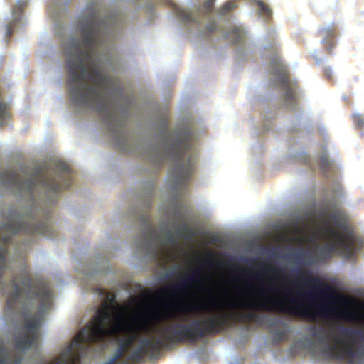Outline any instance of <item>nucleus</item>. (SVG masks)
Masks as SVG:
<instances>
[{"instance_id": "obj_18", "label": "nucleus", "mask_w": 364, "mask_h": 364, "mask_svg": "<svg viewBox=\"0 0 364 364\" xmlns=\"http://www.w3.org/2000/svg\"><path fill=\"white\" fill-rule=\"evenodd\" d=\"M330 73H331V72H330V70H329L328 68H327V69L326 70V74L327 75H328V76H329V75H330Z\"/></svg>"}, {"instance_id": "obj_14", "label": "nucleus", "mask_w": 364, "mask_h": 364, "mask_svg": "<svg viewBox=\"0 0 364 364\" xmlns=\"http://www.w3.org/2000/svg\"><path fill=\"white\" fill-rule=\"evenodd\" d=\"M354 121L358 126H364V118L362 115L355 114Z\"/></svg>"}, {"instance_id": "obj_22", "label": "nucleus", "mask_w": 364, "mask_h": 364, "mask_svg": "<svg viewBox=\"0 0 364 364\" xmlns=\"http://www.w3.org/2000/svg\"><path fill=\"white\" fill-rule=\"evenodd\" d=\"M272 284H275V280H274V279H272Z\"/></svg>"}, {"instance_id": "obj_7", "label": "nucleus", "mask_w": 364, "mask_h": 364, "mask_svg": "<svg viewBox=\"0 0 364 364\" xmlns=\"http://www.w3.org/2000/svg\"><path fill=\"white\" fill-rule=\"evenodd\" d=\"M181 269L179 263L174 264L171 267H166L163 272L158 275V279L159 282H167L168 285H172L173 282L171 281V278L178 274V272Z\"/></svg>"}, {"instance_id": "obj_1", "label": "nucleus", "mask_w": 364, "mask_h": 364, "mask_svg": "<svg viewBox=\"0 0 364 364\" xmlns=\"http://www.w3.org/2000/svg\"><path fill=\"white\" fill-rule=\"evenodd\" d=\"M71 107L81 118L91 114L105 126L122 151L137 154L146 176L134 193V204L122 220L138 232L133 255L142 262L162 265L179 243L191 240L195 230L184 221L190 215L186 195L196 170L197 152L191 140L203 132L200 122L186 119L172 131L161 114L141 119L137 131L127 121L132 105L124 96H70Z\"/></svg>"}, {"instance_id": "obj_8", "label": "nucleus", "mask_w": 364, "mask_h": 364, "mask_svg": "<svg viewBox=\"0 0 364 364\" xmlns=\"http://www.w3.org/2000/svg\"><path fill=\"white\" fill-rule=\"evenodd\" d=\"M251 4L260 17L266 18L271 15V9L264 1L262 0H251Z\"/></svg>"}, {"instance_id": "obj_5", "label": "nucleus", "mask_w": 364, "mask_h": 364, "mask_svg": "<svg viewBox=\"0 0 364 364\" xmlns=\"http://www.w3.org/2000/svg\"><path fill=\"white\" fill-rule=\"evenodd\" d=\"M264 49L267 53L266 60L272 75L271 83L283 90L282 106L292 110L295 117L299 118V109L296 105V100L299 97L298 87L288 77L287 68L280 60L275 43L265 46Z\"/></svg>"}, {"instance_id": "obj_24", "label": "nucleus", "mask_w": 364, "mask_h": 364, "mask_svg": "<svg viewBox=\"0 0 364 364\" xmlns=\"http://www.w3.org/2000/svg\"><path fill=\"white\" fill-rule=\"evenodd\" d=\"M63 170L65 171L66 168L65 166H63Z\"/></svg>"}, {"instance_id": "obj_23", "label": "nucleus", "mask_w": 364, "mask_h": 364, "mask_svg": "<svg viewBox=\"0 0 364 364\" xmlns=\"http://www.w3.org/2000/svg\"><path fill=\"white\" fill-rule=\"evenodd\" d=\"M291 129H292L294 130V129H296V127H291Z\"/></svg>"}, {"instance_id": "obj_3", "label": "nucleus", "mask_w": 364, "mask_h": 364, "mask_svg": "<svg viewBox=\"0 0 364 364\" xmlns=\"http://www.w3.org/2000/svg\"><path fill=\"white\" fill-rule=\"evenodd\" d=\"M283 228L292 234L301 235L293 237V242L308 245L289 247L283 252L278 248L270 250L274 258L288 262L293 272L299 271L304 265L323 261L334 253L350 259L363 246V240L347 225L343 213L318 210L312 202L294 209Z\"/></svg>"}, {"instance_id": "obj_11", "label": "nucleus", "mask_w": 364, "mask_h": 364, "mask_svg": "<svg viewBox=\"0 0 364 364\" xmlns=\"http://www.w3.org/2000/svg\"><path fill=\"white\" fill-rule=\"evenodd\" d=\"M274 117V114L272 112L265 113L264 114V127L265 130H269L272 123V119Z\"/></svg>"}, {"instance_id": "obj_15", "label": "nucleus", "mask_w": 364, "mask_h": 364, "mask_svg": "<svg viewBox=\"0 0 364 364\" xmlns=\"http://www.w3.org/2000/svg\"><path fill=\"white\" fill-rule=\"evenodd\" d=\"M183 274H181L180 275H178V279L181 281H183V280L187 281V280H188L190 274H191V272L189 270H183Z\"/></svg>"}, {"instance_id": "obj_4", "label": "nucleus", "mask_w": 364, "mask_h": 364, "mask_svg": "<svg viewBox=\"0 0 364 364\" xmlns=\"http://www.w3.org/2000/svg\"><path fill=\"white\" fill-rule=\"evenodd\" d=\"M236 7L233 1H228L215 11L213 0H204L203 6L194 5L189 8H174L177 21L192 39L208 40L210 38L227 39L236 45L237 58L242 60L252 51L243 26L232 24V9Z\"/></svg>"}, {"instance_id": "obj_6", "label": "nucleus", "mask_w": 364, "mask_h": 364, "mask_svg": "<svg viewBox=\"0 0 364 364\" xmlns=\"http://www.w3.org/2000/svg\"><path fill=\"white\" fill-rule=\"evenodd\" d=\"M28 0H16V3L12 9L11 18L5 25V36L8 37L15 31H18L26 23V18L24 14Z\"/></svg>"}, {"instance_id": "obj_2", "label": "nucleus", "mask_w": 364, "mask_h": 364, "mask_svg": "<svg viewBox=\"0 0 364 364\" xmlns=\"http://www.w3.org/2000/svg\"><path fill=\"white\" fill-rule=\"evenodd\" d=\"M309 285L318 291L304 299L306 291L303 288L296 291L297 297L269 296L259 287L251 286V291L245 296L235 299V309L250 308L259 311L274 310L279 311L277 320L279 323L273 331L272 338L279 342L293 335L294 328L288 323L286 314H298L309 316L312 322L309 333L303 335L296 341V346L304 350L320 351L330 359L348 360L350 363L364 361V330L350 329L342 326L345 334L337 335L332 327L318 324L317 314H330L331 310L326 298L321 296L323 287L321 281L311 278Z\"/></svg>"}, {"instance_id": "obj_21", "label": "nucleus", "mask_w": 364, "mask_h": 364, "mask_svg": "<svg viewBox=\"0 0 364 364\" xmlns=\"http://www.w3.org/2000/svg\"><path fill=\"white\" fill-rule=\"evenodd\" d=\"M110 254L112 255H114V253L113 252L112 250H111Z\"/></svg>"}, {"instance_id": "obj_12", "label": "nucleus", "mask_w": 364, "mask_h": 364, "mask_svg": "<svg viewBox=\"0 0 364 364\" xmlns=\"http://www.w3.org/2000/svg\"><path fill=\"white\" fill-rule=\"evenodd\" d=\"M321 168L323 171H324L329 165V156L326 151L324 153H322L321 156Z\"/></svg>"}, {"instance_id": "obj_16", "label": "nucleus", "mask_w": 364, "mask_h": 364, "mask_svg": "<svg viewBox=\"0 0 364 364\" xmlns=\"http://www.w3.org/2000/svg\"><path fill=\"white\" fill-rule=\"evenodd\" d=\"M340 193H341V191H340L339 188H338V187L335 188V189H334L333 193V194H332V195H333V197L336 198V197H338V195L340 194Z\"/></svg>"}, {"instance_id": "obj_17", "label": "nucleus", "mask_w": 364, "mask_h": 364, "mask_svg": "<svg viewBox=\"0 0 364 364\" xmlns=\"http://www.w3.org/2000/svg\"><path fill=\"white\" fill-rule=\"evenodd\" d=\"M169 295H171V296H174L176 295V292L172 291V290H170V291H166Z\"/></svg>"}, {"instance_id": "obj_20", "label": "nucleus", "mask_w": 364, "mask_h": 364, "mask_svg": "<svg viewBox=\"0 0 364 364\" xmlns=\"http://www.w3.org/2000/svg\"><path fill=\"white\" fill-rule=\"evenodd\" d=\"M321 61H322V59H320V60L316 59V63H317L318 64H319Z\"/></svg>"}, {"instance_id": "obj_10", "label": "nucleus", "mask_w": 364, "mask_h": 364, "mask_svg": "<svg viewBox=\"0 0 364 364\" xmlns=\"http://www.w3.org/2000/svg\"><path fill=\"white\" fill-rule=\"evenodd\" d=\"M288 156L289 159L294 160V161H304L306 159V153L304 151H290L288 152Z\"/></svg>"}, {"instance_id": "obj_9", "label": "nucleus", "mask_w": 364, "mask_h": 364, "mask_svg": "<svg viewBox=\"0 0 364 364\" xmlns=\"http://www.w3.org/2000/svg\"><path fill=\"white\" fill-rule=\"evenodd\" d=\"M335 26L333 24H329L326 27H323L321 30V35L323 38L321 42L326 45V50L328 51L331 50L333 47V43L329 41V38L333 35Z\"/></svg>"}, {"instance_id": "obj_13", "label": "nucleus", "mask_w": 364, "mask_h": 364, "mask_svg": "<svg viewBox=\"0 0 364 364\" xmlns=\"http://www.w3.org/2000/svg\"><path fill=\"white\" fill-rule=\"evenodd\" d=\"M263 268L267 271L271 270L275 273H277L279 275H282L284 273V269L278 267L277 265L272 264L269 268H267L266 266H263Z\"/></svg>"}, {"instance_id": "obj_19", "label": "nucleus", "mask_w": 364, "mask_h": 364, "mask_svg": "<svg viewBox=\"0 0 364 364\" xmlns=\"http://www.w3.org/2000/svg\"><path fill=\"white\" fill-rule=\"evenodd\" d=\"M60 280H61V279H58L57 278H55V282L56 284H59Z\"/></svg>"}]
</instances>
